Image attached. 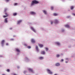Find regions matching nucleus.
<instances>
[{
	"mask_svg": "<svg viewBox=\"0 0 75 75\" xmlns=\"http://www.w3.org/2000/svg\"><path fill=\"white\" fill-rule=\"evenodd\" d=\"M64 60L63 59H62L61 60V62H62Z\"/></svg>",
	"mask_w": 75,
	"mask_h": 75,
	"instance_id": "31",
	"label": "nucleus"
},
{
	"mask_svg": "<svg viewBox=\"0 0 75 75\" xmlns=\"http://www.w3.org/2000/svg\"><path fill=\"white\" fill-rule=\"evenodd\" d=\"M27 73V71H24L23 72V73L24 74H25Z\"/></svg>",
	"mask_w": 75,
	"mask_h": 75,
	"instance_id": "27",
	"label": "nucleus"
},
{
	"mask_svg": "<svg viewBox=\"0 0 75 75\" xmlns=\"http://www.w3.org/2000/svg\"><path fill=\"white\" fill-rule=\"evenodd\" d=\"M17 3L14 4L15 5H17Z\"/></svg>",
	"mask_w": 75,
	"mask_h": 75,
	"instance_id": "36",
	"label": "nucleus"
},
{
	"mask_svg": "<svg viewBox=\"0 0 75 75\" xmlns=\"http://www.w3.org/2000/svg\"><path fill=\"white\" fill-rule=\"evenodd\" d=\"M8 19V18H6L5 19V21H4V22L5 23H8V21H7V19Z\"/></svg>",
	"mask_w": 75,
	"mask_h": 75,
	"instance_id": "6",
	"label": "nucleus"
},
{
	"mask_svg": "<svg viewBox=\"0 0 75 75\" xmlns=\"http://www.w3.org/2000/svg\"><path fill=\"white\" fill-rule=\"evenodd\" d=\"M28 71H30L31 72H33V70L31 69H28Z\"/></svg>",
	"mask_w": 75,
	"mask_h": 75,
	"instance_id": "8",
	"label": "nucleus"
},
{
	"mask_svg": "<svg viewBox=\"0 0 75 75\" xmlns=\"http://www.w3.org/2000/svg\"><path fill=\"white\" fill-rule=\"evenodd\" d=\"M54 23H58V21L57 20H55V22Z\"/></svg>",
	"mask_w": 75,
	"mask_h": 75,
	"instance_id": "18",
	"label": "nucleus"
},
{
	"mask_svg": "<svg viewBox=\"0 0 75 75\" xmlns=\"http://www.w3.org/2000/svg\"><path fill=\"white\" fill-rule=\"evenodd\" d=\"M17 15V13H15L13 14V16H16Z\"/></svg>",
	"mask_w": 75,
	"mask_h": 75,
	"instance_id": "21",
	"label": "nucleus"
},
{
	"mask_svg": "<svg viewBox=\"0 0 75 75\" xmlns=\"http://www.w3.org/2000/svg\"><path fill=\"white\" fill-rule=\"evenodd\" d=\"M62 31H64V30H62Z\"/></svg>",
	"mask_w": 75,
	"mask_h": 75,
	"instance_id": "39",
	"label": "nucleus"
},
{
	"mask_svg": "<svg viewBox=\"0 0 75 75\" xmlns=\"http://www.w3.org/2000/svg\"><path fill=\"white\" fill-rule=\"evenodd\" d=\"M51 10H53V9H54V8L53 7H51Z\"/></svg>",
	"mask_w": 75,
	"mask_h": 75,
	"instance_id": "28",
	"label": "nucleus"
},
{
	"mask_svg": "<svg viewBox=\"0 0 75 75\" xmlns=\"http://www.w3.org/2000/svg\"><path fill=\"white\" fill-rule=\"evenodd\" d=\"M73 15L75 16V14L74 13H73Z\"/></svg>",
	"mask_w": 75,
	"mask_h": 75,
	"instance_id": "37",
	"label": "nucleus"
},
{
	"mask_svg": "<svg viewBox=\"0 0 75 75\" xmlns=\"http://www.w3.org/2000/svg\"><path fill=\"white\" fill-rule=\"evenodd\" d=\"M5 14L6 15V16H3V17L4 18H5V17H8V16H9V15L8 14V13L6 12H5Z\"/></svg>",
	"mask_w": 75,
	"mask_h": 75,
	"instance_id": "2",
	"label": "nucleus"
},
{
	"mask_svg": "<svg viewBox=\"0 0 75 75\" xmlns=\"http://www.w3.org/2000/svg\"><path fill=\"white\" fill-rule=\"evenodd\" d=\"M35 48L36 49V51H37L38 52L39 51V50L38 48V46H35Z\"/></svg>",
	"mask_w": 75,
	"mask_h": 75,
	"instance_id": "9",
	"label": "nucleus"
},
{
	"mask_svg": "<svg viewBox=\"0 0 75 75\" xmlns=\"http://www.w3.org/2000/svg\"><path fill=\"white\" fill-rule=\"evenodd\" d=\"M43 58H43L42 57H39V59L40 60L42 59Z\"/></svg>",
	"mask_w": 75,
	"mask_h": 75,
	"instance_id": "22",
	"label": "nucleus"
},
{
	"mask_svg": "<svg viewBox=\"0 0 75 75\" xmlns=\"http://www.w3.org/2000/svg\"><path fill=\"white\" fill-rule=\"evenodd\" d=\"M31 41L32 43H33L34 44L36 42V41L35 40L33 39H32L31 40Z\"/></svg>",
	"mask_w": 75,
	"mask_h": 75,
	"instance_id": "3",
	"label": "nucleus"
},
{
	"mask_svg": "<svg viewBox=\"0 0 75 75\" xmlns=\"http://www.w3.org/2000/svg\"><path fill=\"white\" fill-rule=\"evenodd\" d=\"M30 13L32 15H35L36 14V13L34 12H30Z\"/></svg>",
	"mask_w": 75,
	"mask_h": 75,
	"instance_id": "7",
	"label": "nucleus"
},
{
	"mask_svg": "<svg viewBox=\"0 0 75 75\" xmlns=\"http://www.w3.org/2000/svg\"><path fill=\"white\" fill-rule=\"evenodd\" d=\"M11 40H13V39H11Z\"/></svg>",
	"mask_w": 75,
	"mask_h": 75,
	"instance_id": "35",
	"label": "nucleus"
},
{
	"mask_svg": "<svg viewBox=\"0 0 75 75\" xmlns=\"http://www.w3.org/2000/svg\"><path fill=\"white\" fill-rule=\"evenodd\" d=\"M51 24H53V22H51Z\"/></svg>",
	"mask_w": 75,
	"mask_h": 75,
	"instance_id": "33",
	"label": "nucleus"
},
{
	"mask_svg": "<svg viewBox=\"0 0 75 75\" xmlns=\"http://www.w3.org/2000/svg\"><path fill=\"white\" fill-rule=\"evenodd\" d=\"M47 71L50 74H52V72H51L50 69H47Z\"/></svg>",
	"mask_w": 75,
	"mask_h": 75,
	"instance_id": "5",
	"label": "nucleus"
},
{
	"mask_svg": "<svg viewBox=\"0 0 75 75\" xmlns=\"http://www.w3.org/2000/svg\"><path fill=\"white\" fill-rule=\"evenodd\" d=\"M8 45V43H6V45Z\"/></svg>",
	"mask_w": 75,
	"mask_h": 75,
	"instance_id": "34",
	"label": "nucleus"
},
{
	"mask_svg": "<svg viewBox=\"0 0 75 75\" xmlns=\"http://www.w3.org/2000/svg\"><path fill=\"white\" fill-rule=\"evenodd\" d=\"M6 1H9V0H5Z\"/></svg>",
	"mask_w": 75,
	"mask_h": 75,
	"instance_id": "32",
	"label": "nucleus"
},
{
	"mask_svg": "<svg viewBox=\"0 0 75 75\" xmlns=\"http://www.w3.org/2000/svg\"><path fill=\"white\" fill-rule=\"evenodd\" d=\"M55 44L57 45H59L60 44V43H59V42H55Z\"/></svg>",
	"mask_w": 75,
	"mask_h": 75,
	"instance_id": "14",
	"label": "nucleus"
},
{
	"mask_svg": "<svg viewBox=\"0 0 75 75\" xmlns=\"http://www.w3.org/2000/svg\"><path fill=\"white\" fill-rule=\"evenodd\" d=\"M74 8V7L73 6H71V7H70V8H71V10H73Z\"/></svg>",
	"mask_w": 75,
	"mask_h": 75,
	"instance_id": "16",
	"label": "nucleus"
},
{
	"mask_svg": "<svg viewBox=\"0 0 75 75\" xmlns=\"http://www.w3.org/2000/svg\"><path fill=\"white\" fill-rule=\"evenodd\" d=\"M13 75H17L16 74H13Z\"/></svg>",
	"mask_w": 75,
	"mask_h": 75,
	"instance_id": "38",
	"label": "nucleus"
},
{
	"mask_svg": "<svg viewBox=\"0 0 75 75\" xmlns=\"http://www.w3.org/2000/svg\"><path fill=\"white\" fill-rule=\"evenodd\" d=\"M60 65V64H59V63H57L56 64L55 66H59Z\"/></svg>",
	"mask_w": 75,
	"mask_h": 75,
	"instance_id": "11",
	"label": "nucleus"
},
{
	"mask_svg": "<svg viewBox=\"0 0 75 75\" xmlns=\"http://www.w3.org/2000/svg\"><path fill=\"white\" fill-rule=\"evenodd\" d=\"M4 43V40H2L1 41V44L2 45H3Z\"/></svg>",
	"mask_w": 75,
	"mask_h": 75,
	"instance_id": "13",
	"label": "nucleus"
},
{
	"mask_svg": "<svg viewBox=\"0 0 75 75\" xmlns=\"http://www.w3.org/2000/svg\"><path fill=\"white\" fill-rule=\"evenodd\" d=\"M21 20H20L19 21H18L17 24H20L21 22Z\"/></svg>",
	"mask_w": 75,
	"mask_h": 75,
	"instance_id": "19",
	"label": "nucleus"
},
{
	"mask_svg": "<svg viewBox=\"0 0 75 75\" xmlns=\"http://www.w3.org/2000/svg\"><path fill=\"white\" fill-rule=\"evenodd\" d=\"M57 13H54V16H57Z\"/></svg>",
	"mask_w": 75,
	"mask_h": 75,
	"instance_id": "23",
	"label": "nucleus"
},
{
	"mask_svg": "<svg viewBox=\"0 0 75 75\" xmlns=\"http://www.w3.org/2000/svg\"><path fill=\"white\" fill-rule=\"evenodd\" d=\"M16 50L17 51V52H20V50L18 49H16Z\"/></svg>",
	"mask_w": 75,
	"mask_h": 75,
	"instance_id": "15",
	"label": "nucleus"
},
{
	"mask_svg": "<svg viewBox=\"0 0 75 75\" xmlns=\"http://www.w3.org/2000/svg\"><path fill=\"white\" fill-rule=\"evenodd\" d=\"M10 29L11 30L12 28H10Z\"/></svg>",
	"mask_w": 75,
	"mask_h": 75,
	"instance_id": "41",
	"label": "nucleus"
},
{
	"mask_svg": "<svg viewBox=\"0 0 75 75\" xmlns=\"http://www.w3.org/2000/svg\"><path fill=\"white\" fill-rule=\"evenodd\" d=\"M59 55L58 54H57L56 55V57H59Z\"/></svg>",
	"mask_w": 75,
	"mask_h": 75,
	"instance_id": "25",
	"label": "nucleus"
},
{
	"mask_svg": "<svg viewBox=\"0 0 75 75\" xmlns=\"http://www.w3.org/2000/svg\"><path fill=\"white\" fill-rule=\"evenodd\" d=\"M6 71L8 72H9L10 71V70L8 69H7V70H6Z\"/></svg>",
	"mask_w": 75,
	"mask_h": 75,
	"instance_id": "26",
	"label": "nucleus"
},
{
	"mask_svg": "<svg viewBox=\"0 0 75 75\" xmlns=\"http://www.w3.org/2000/svg\"><path fill=\"white\" fill-rule=\"evenodd\" d=\"M31 30L33 31L34 33H36V31L35 29L33 27H31Z\"/></svg>",
	"mask_w": 75,
	"mask_h": 75,
	"instance_id": "4",
	"label": "nucleus"
},
{
	"mask_svg": "<svg viewBox=\"0 0 75 75\" xmlns=\"http://www.w3.org/2000/svg\"><path fill=\"white\" fill-rule=\"evenodd\" d=\"M45 49H46V51H48V49L47 48H46Z\"/></svg>",
	"mask_w": 75,
	"mask_h": 75,
	"instance_id": "29",
	"label": "nucleus"
},
{
	"mask_svg": "<svg viewBox=\"0 0 75 75\" xmlns=\"http://www.w3.org/2000/svg\"><path fill=\"white\" fill-rule=\"evenodd\" d=\"M45 54V53L44 51H42L41 52V54L42 55H44Z\"/></svg>",
	"mask_w": 75,
	"mask_h": 75,
	"instance_id": "10",
	"label": "nucleus"
},
{
	"mask_svg": "<svg viewBox=\"0 0 75 75\" xmlns=\"http://www.w3.org/2000/svg\"><path fill=\"white\" fill-rule=\"evenodd\" d=\"M39 2L38 1H37L36 0H34L32 1L31 2V4H30V6H34V4H38L39 3Z\"/></svg>",
	"mask_w": 75,
	"mask_h": 75,
	"instance_id": "1",
	"label": "nucleus"
},
{
	"mask_svg": "<svg viewBox=\"0 0 75 75\" xmlns=\"http://www.w3.org/2000/svg\"><path fill=\"white\" fill-rule=\"evenodd\" d=\"M7 10V8H5L4 10V12H6Z\"/></svg>",
	"mask_w": 75,
	"mask_h": 75,
	"instance_id": "24",
	"label": "nucleus"
},
{
	"mask_svg": "<svg viewBox=\"0 0 75 75\" xmlns=\"http://www.w3.org/2000/svg\"><path fill=\"white\" fill-rule=\"evenodd\" d=\"M2 75H5L4 74H2Z\"/></svg>",
	"mask_w": 75,
	"mask_h": 75,
	"instance_id": "43",
	"label": "nucleus"
},
{
	"mask_svg": "<svg viewBox=\"0 0 75 75\" xmlns=\"http://www.w3.org/2000/svg\"><path fill=\"white\" fill-rule=\"evenodd\" d=\"M65 27L66 28H70L69 25H65Z\"/></svg>",
	"mask_w": 75,
	"mask_h": 75,
	"instance_id": "12",
	"label": "nucleus"
},
{
	"mask_svg": "<svg viewBox=\"0 0 75 75\" xmlns=\"http://www.w3.org/2000/svg\"><path fill=\"white\" fill-rule=\"evenodd\" d=\"M39 46L40 47H42L43 46V45L42 44H39Z\"/></svg>",
	"mask_w": 75,
	"mask_h": 75,
	"instance_id": "17",
	"label": "nucleus"
},
{
	"mask_svg": "<svg viewBox=\"0 0 75 75\" xmlns=\"http://www.w3.org/2000/svg\"><path fill=\"white\" fill-rule=\"evenodd\" d=\"M68 63V62L67 61L66 62V63Z\"/></svg>",
	"mask_w": 75,
	"mask_h": 75,
	"instance_id": "40",
	"label": "nucleus"
},
{
	"mask_svg": "<svg viewBox=\"0 0 75 75\" xmlns=\"http://www.w3.org/2000/svg\"><path fill=\"white\" fill-rule=\"evenodd\" d=\"M43 12L45 14H46L47 13V12L45 11H43Z\"/></svg>",
	"mask_w": 75,
	"mask_h": 75,
	"instance_id": "20",
	"label": "nucleus"
},
{
	"mask_svg": "<svg viewBox=\"0 0 75 75\" xmlns=\"http://www.w3.org/2000/svg\"><path fill=\"white\" fill-rule=\"evenodd\" d=\"M28 49H30V48H31V47L30 46H28Z\"/></svg>",
	"mask_w": 75,
	"mask_h": 75,
	"instance_id": "30",
	"label": "nucleus"
},
{
	"mask_svg": "<svg viewBox=\"0 0 75 75\" xmlns=\"http://www.w3.org/2000/svg\"><path fill=\"white\" fill-rule=\"evenodd\" d=\"M54 75H57V74H54Z\"/></svg>",
	"mask_w": 75,
	"mask_h": 75,
	"instance_id": "42",
	"label": "nucleus"
}]
</instances>
